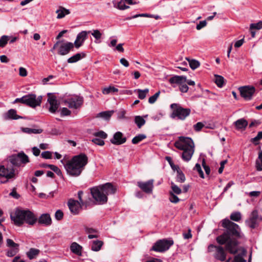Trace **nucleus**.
Masks as SVG:
<instances>
[{"label": "nucleus", "mask_w": 262, "mask_h": 262, "mask_svg": "<svg viewBox=\"0 0 262 262\" xmlns=\"http://www.w3.org/2000/svg\"><path fill=\"white\" fill-rule=\"evenodd\" d=\"M42 100V96H39L37 98L34 94H29L25 95V104L31 107H35L39 106Z\"/></svg>", "instance_id": "nucleus-11"}, {"label": "nucleus", "mask_w": 262, "mask_h": 262, "mask_svg": "<svg viewBox=\"0 0 262 262\" xmlns=\"http://www.w3.org/2000/svg\"><path fill=\"white\" fill-rule=\"evenodd\" d=\"M160 94V92L158 91V92L156 93L153 96L150 97L148 99V102L150 104L154 103L157 98L159 97Z\"/></svg>", "instance_id": "nucleus-50"}, {"label": "nucleus", "mask_w": 262, "mask_h": 262, "mask_svg": "<svg viewBox=\"0 0 262 262\" xmlns=\"http://www.w3.org/2000/svg\"><path fill=\"white\" fill-rule=\"evenodd\" d=\"M173 244V241L172 239H160L155 243L151 250L156 252H163L168 250Z\"/></svg>", "instance_id": "nucleus-8"}, {"label": "nucleus", "mask_w": 262, "mask_h": 262, "mask_svg": "<svg viewBox=\"0 0 262 262\" xmlns=\"http://www.w3.org/2000/svg\"><path fill=\"white\" fill-rule=\"evenodd\" d=\"M207 25V23L206 20H203L200 21L199 24H198L196 25V28L197 30H199L203 28V27H205Z\"/></svg>", "instance_id": "nucleus-60"}, {"label": "nucleus", "mask_w": 262, "mask_h": 262, "mask_svg": "<svg viewBox=\"0 0 262 262\" xmlns=\"http://www.w3.org/2000/svg\"><path fill=\"white\" fill-rule=\"evenodd\" d=\"M71 112L67 107H63L61 110V116H69L70 115Z\"/></svg>", "instance_id": "nucleus-58"}, {"label": "nucleus", "mask_w": 262, "mask_h": 262, "mask_svg": "<svg viewBox=\"0 0 262 262\" xmlns=\"http://www.w3.org/2000/svg\"><path fill=\"white\" fill-rule=\"evenodd\" d=\"M91 34L96 39L95 41V43L100 42V41H97V40H99L102 37V33L99 30H93Z\"/></svg>", "instance_id": "nucleus-42"}, {"label": "nucleus", "mask_w": 262, "mask_h": 262, "mask_svg": "<svg viewBox=\"0 0 262 262\" xmlns=\"http://www.w3.org/2000/svg\"><path fill=\"white\" fill-rule=\"evenodd\" d=\"M113 113V111H112V112L105 111V112H103L99 113V115L101 117H102L106 119H107L111 117Z\"/></svg>", "instance_id": "nucleus-52"}, {"label": "nucleus", "mask_w": 262, "mask_h": 262, "mask_svg": "<svg viewBox=\"0 0 262 262\" xmlns=\"http://www.w3.org/2000/svg\"><path fill=\"white\" fill-rule=\"evenodd\" d=\"M41 156L45 159H51L52 158V152L50 151H45L41 153Z\"/></svg>", "instance_id": "nucleus-51"}, {"label": "nucleus", "mask_w": 262, "mask_h": 262, "mask_svg": "<svg viewBox=\"0 0 262 262\" xmlns=\"http://www.w3.org/2000/svg\"><path fill=\"white\" fill-rule=\"evenodd\" d=\"M9 195L15 199H18L20 197V195L17 193L15 188H13L12 191L10 193Z\"/></svg>", "instance_id": "nucleus-63"}, {"label": "nucleus", "mask_w": 262, "mask_h": 262, "mask_svg": "<svg viewBox=\"0 0 262 262\" xmlns=\"http://www.w3.org/2000/svg\"><path fill=\"white\" fill-rule=\"evenodd\" d=\"M126 141V138L124 136L122 133L117 132L115 133L113 138L110 140V142L114 145H119L125 143Z\"/></svg>", "instance_id": "nucleus-21"}, {"label": "nucleus", "mask_w": 262, "mask_h": 262, "mask_svg": "<svg viewBox=\"0 0 262 262\" xmlns=\"http://www.w3.org/2000/svg\"><path fill=\"white\" fill-rule=\"evenodd\" d=\"M7 247L9 248L7 252V255L12 257L15 255L19 251V245L14 243L11 239H7L6 241Z\"/></svg>", "instance_id": "nucleus-15"}, {"label": "nucleus", "mask_w": 262, "mask_h": 262, "mask_svg": "<svg viewBox=\"0 0 262 262\" xmlns=\"http://www.w3.org/2000/svg\"><path fill=\"white\" fill-rule=\"evenodd\" d=\"M154 180H149L146 182L139 181L137 182V186L145 193L151 194L154 189Z\"/></svg>", "instance_id": "nucleus-13"}, {"label": "nucleus", "mask_w": 262, "mask_h": 262, "mask_svg": "<svg viewBox=\"0 0 262 262\" xmlns=\"http://www.w3.org/2000/svg\"><path fill=\"white\" fill-rule=\"evenodd\" d=\"M126 1L125 0H120V2L117 4H114V5L115 8H118L119 10H125L129 8L128 6L126 5Z\"/></svg>", "instance_id": "nucleus-33"}, {"label": "nucleus", "mask_w": 262, "mask_h": 262, "mask_svg": "<svg viewBox=\"0 0 262 262\" xmlns=\"http://www.w3.org/2000/svg\"><path fill=\"white\" fill-rule=\"evenodd\" d=\"M92 141L97 144V145H100V146H102L104 144V141L102 140V139H100V138H95L94 139H93L92 140Z\"/></svg>", "instance_id": "nucleus-54"}, {"label": "nucleus", "mask_w": 262, "mask_h": 262, "mask_svg": "<svg viewBox=\"0 0 262 262\" xmlns=\"http://www.w3.org/2000/svg\"><path fill=\"white\" fill-rule=\"evenodd\" d=\"M63 213L61 210H58L56 211L55 214V217L57 220H61L63 218Z\"/></svg>", "instance_id": "nucleus-56"}, {"label": "nucleus", "mask_w": 262, "mask_h": 262, "mask_svg": "<svg viewBox=\"0 0 262 262\" xmlns=\"http://www.w3.org/2000/svg\"><path fill=\"white\" fill-rule=\"evenodd\" d=\"M176 181L181 183H184L185 181V175L180 169H178L177 171Z\"/></svg>", "instance_id": "nucleus-36"}, {"label": "nucleus", "mask_w": 262, "mask_h": 262, "mask_svg": "<svg viewBox=\"0 0 262 262\" xmlns=\"http://www.w3.org/2000/svg\"><path fill=\"white\" fill-rule=\"evenodd\" d=\"M242 97L247 100L252 99V96L255 92V89L253 86H244L239 88Z\"/></svg>", "instance_id": "nucleus-12"}, {"label": "nucleus", "mask_w": 262, "mask_h": 262, "mask_svg": "<svg viewBox=\"0 0 262 262\" xmlns=\"http://www.w3.org/2000/svg\"><path fill=\"white\" fill-rule=\"evenodd\" d=\"M169 82L172 84H178L180 85V90L182 93H186L188 90V86L186 84L187 81L186 77L185 76H174L169 79Z\"/></svg>", "instance_id": "nucleus-9"}, {"label": "nucleus", "mask_w": 262, "mask_h": 262, "mask_svg": "<svg viewBox=\"0 0 262 262\" xmlns=\"http://www.w3.org/2000/svg\"><path fill=\"white\" fill-rule=\"evenodd\" d=\"M94 136L96 138H100L102 139H106L107 136V134L102 130L95 133Z\"/></svg>", "instance_id": "nucleus-48"}, {"label": "nucleus", "mask_w": 262, "mask_h": 262, "mask_svg": "<svg viewBox=\"0 0 262 262\" xmlns=\"http://www.w3.org/2000/svg\"><path fill=\"white\" fill-rule=\"evenodd\" d=\"M246 260L244 259L243 256L240 255H237L235 256L234 258V262H245Z\"/></svg>", "instance_id": "nucleus-64"}, {"label": "nucleus", "mask_w": 262, "mask_h": 262, "mask_svg": "<svg viewBox=\"0 0 262 262\" xmlns=\"http://www.w3.org/2000/svg\"><path fill=\"white\" fill-rule=\"evenodd\" d=\"M0 177H4L7 180L2 183H6L8 180L14 178L15 177V171L13 168L9 169L6 168L4 166H0Z\"/></svg>", "instance_id": "nucleus-17"}, {"label": "nucleus", "mask_w": 262, "mask_h": 262, "mask_svg": "<svg viewBox=\"0 0 262 262\" xmlns=\"http://www.w3.org/2000/svg\"><path fill=\"white\" fill-rule=\"evenodd\" d=\"M261 124V121L258 120H253L251 121V122L249 124V127H252L253 126H257Z\"/></svg>", "instance_id": "nucleus-61"}, {"label": "nucleus", "mask_w": 262, "mask_h": 262, "mask_svg": "<svg viewBox=\"0 0 262 262\" xmlns=\"http://www.w3.org/2000/svg\"><path fill=\"white\" fill-rule=\"evenodd\" d=\"M204 126V124L202 122H199L193 125V128L196 132H199Z\"/></svg>", "instance_id": "nucleus-57"}, {"label": "nucleus", "mask_w": 262, "mask_h": 262, "mask_svg": "<svg viewBox=\"0 0 262 262\" xmlns=\"http://www.w3.org/2000/svg\"><path fill=\"white\" fill-rule=\"evenodd\" d=\"M70 249L73 253L77 255L81 256L82 254V247L76 242L72 243L70 246Z\"/></svg>", "instance_id": "nucleus-25"}, {"label": "nucleus", "mask_w": 262, "mask_h": 262, "mask_svg": "<svg viewBox=\"0 0 262 262\" xmlns=\"http://www.w3.org/2000/svg\"><path fill=\"white\" fill-rule=\"evenodd\" d=\"M103 244V243L101 241H93L91 246V249L94 251H98L101 249Z\"/></svg>", "instance_id": "nucleus-30"}, {"label": "nucleus", "mask_w": 262, "mask_h": 262, "mask_svg": "<svg viewBox=\"0 0 262 262\" xmlns=\"http://www.w3.org/2000/svg\"><path fill=\"white\" fill-rule=\"evenodd\" d=\"M194 170H196L197 171H198L201 178H204V173L202 170L200 164L196 163L195 167H194Z\"/></svg>", "instance_id": "nucleus-53"}, {"label": "nucleus", "mask_w": 262, "mask_h": 262, "mask_svg": "<svg viewBox=\"0 0 262 262\" xmlns=\"http://www.w3.org/2000/svg\"><path fill=\"white\" fill-rule=\"evenodd\" d=\"M233 124L237 130H244L247 126L248 122L245 119L241 118L235 121Z\"/></svg>", "instance_id": "nucleus-23"}, {"label": "nucleus", "mask_w": 262, "mask_h": 262, "mask_svg": "<svg viewBox=\"0 0 262 262\" xmlns=\"http://www.w3.org/2000/svg\"><path fill=\"white\" fill-rule=\"evenodd\" d=\"M68 206L71 212L74 215L78 214L79 213L82 207L78 201L72 199H70L68 201Z\"/></svg>", "instance_id": "nucleus-20"}, {"label": "nucleus", "mask_w": 262, "mask_h": 262, "mask_svg": "<svg viewBox=\"0 0 262 262\" xmlns=\"http://www.w3.org/2000/svg\"><path fill=\"white\" fill-rule=\"evenodd\" d=\"M74 44L72 42L68 41L63 42L61 41L58 49V53L60 55H66L74 48Z\"/></svg>", "instance_id": "nucleus-16"}, {"label": "nucleus", "mask_w": 262, "mask_h": 262, "mask_svg": "<svg viewBox=\"0 0 262 262\" xmlns=\"http://www.w3.org/2000/svg\"><path fill=\"white\" fill-rule=\"evenodd\" d=\"M3 118L5 120H17L23 118V117L17 114V112L14 109H10L3 115Z\"/></svg>", "instance_id": "nucleus-22"}, {"label": "nucleus", "mask_w": 262, "mask_h": 262, "mask_svg": "<svg viewBox=\"0 0 262 262\" xmlns=\"http://www.w3.org/2000/svg\"><path fill=\"white\" fill-rule=\"evenodd\" d=\"M135 92L138 94V98L140 99H144L146 98L147 94L149 92L148 89L144 90L137 89L135 90Z\"/></svg>", "instance_id": "nucleus-34"}, {"label": "nucleus", "mask_w": 262, "mask_h": 262, "mask_svg": "<svg viewBox=\"0 0 262 262\" xmlns=\"http://www.w3.org/2000/svg\"><path fill=\"white\" fill-rule=\"evenodd\" d=\"M38 223L45 226H49L52 224V220L49 214H42L38 219Z\"/></svg>", "instance_id": "nucleus-24"}, {"label": "nucleus", "mask_w": 262, "mask_h": 262, "mask_svg": "<svg viewBox=\"0 0 262 262\" xmlns=\"http://www.w3.org/2000/svg\"><path fill=\"white\" fill-rule=\"evenodd\" d=\"M56 13L57 14V18L61 19L63 18L66 15L69 14L70 13V11L69 9L60 6L56 11Z\"/></svg>", "instance_id": "nucleus-26"}, {"label": "nucleus", "mask_w": 262, "mask_h": 262, "mask_svg": "<svg viewBox=\"0 0 262 262\" xmlns=\"http://www.w3.org/2000/svg\"><path fill=\"white\" fill-rule=\"evenodd\" d=\"M174 146L183 151L182 158L185 162L189 161L194 152V144L193 140L189 137H180L174 143Z\"/></svg>", "instance_id": "nucleus-5"}, {"label": "nucleus", "mask_w": 262, "mask_h": 262, "mask_svg": "<svg viewBox=\"0 0 262 262\" xmlns=\"http://www.w3.org/2000/svg\"><path fill=\"white\" fill-rule=\"evenodd\" d=\"M215 82L219 87L222 88L224 83V77L222 76L215 75Z\"/></svg>", "instance_id": "nucleus-44"}, {"label": "nucleus", "mask_w": 262, "mask_h": 262, "mask_svg": "<svg viewBox=\"0 0 262 262\" xmlns=\"http://www.w3.org/2000/svg\"><path fill=\"white\" fill-rule=\"evenodd\" d=\"M85 232L89 234L88 238L89 239L98 237V235L97 234V231L94 229L91 228H86Z\"/></svg>", "instance_id": "nucleus-32"}, {"label": "nucleus", "mask_w": 262, "mask_h": 262, "mask_svg": "<svg viewBox=\"0 0 262 262\" xmlns=\"http://www.w3.org/2000/svg\"><path fill=\"white\" fill-rule=\"evenodd\" d=\"M255 168L257 171H262V150L258 153V159L255 161Z\"/></svg>", "instance_id": "nucleus-31"}, {"label": "nucleus", "mask_w": 262, "mask_h": 262, "mask_svg": "<svg viewBox=\"0 0 262 262\" xmlns=\"http://www.w3.org/2000/svg\"><path fill=\"white\" fill-rule=\"evenodd\" d=\"M187 59L189 62L190 67L192 70H195L200 66V62L198 60L195 59H189L187 58Z\"/></svg>", "instance_id": "nucleus-43"}, {"label": "nucleus", "mask_w": 262, "mask_h": 262, "mask_svg": "<svg viewBox=\"0 0 262 262\" xmlns=\"http://www.w3.org/2000/svg\"><path fill=\"white\" fill-rule=\"evenodd\" d=\"M116 189L110 183L94 187L91 189V193L96 204L102 205L107 201V195L114 194Z\"/></svg>", "instance_id": "nucleus-3"}, {"label": "nucleus", "mask_w": 262, "mask_h": 262, "mask_svg": "<svg viewBox=\"0 0 262 262\" xmlns=\"http://www.w3.org/2000/svg\"><path fill=\"white\" fill-rule=\"evenodd\" d=\"M262 139V131L259 132L256 137L251 139V142L255 145L259 144V140Z\"/></svg>", "instance_id": "nucleus-41"}, {"label": "nucleus", "mask_w": 262, "mask_h": 262, "mask_svg": "<svg viewBox=\"0 0 262 262\" xmlns=\"http://www.w3.org/2000/svg\"><path fill=\"white\" fill-rule=\"evenodd\" d=\"M170 108L172 112L170 115L171 118L184 120L188 117L190 113L191 110L188 108H183L179 104L172 103L170 105Z\"/></svg>", "instance_id": "nucleus-6"}, {"label": "nucleus", "mask_w": 262, "mask_h": 262, "mask_svg": "<svg viewBox=\"0 0 262 262\" xmlns=\"http://www.w3.org/2000/svg\"><path fill=\"white\" fill-rule=\"evenodd\" d=\"M91 32V31H82L79 33L77 35L74 43H73L74 46H75L77 49H78L81 46H82L84 41L87 39L88 34L90 33Z\"/></svg>", "instance_id": "nucleus-19"}, {"label": "nucleus", "mask_w": 262, "mask_h": 262, "mask_svg": "<svg viewBox=\"0 0 262 262\" xmlns=\"http://www.w3.org/2000/svg\"><path fill=\"white\" fill-rule=\"evenodd\" d=\"M48 95V98L47 101L49 104L48 110L50 113L54 114L58 110L59 103L58 102L55 96L51 95L50 93H49Z\"/></svg>", "instance_id": "nucleus-18"}, {"label": "nucleus", "mask_w": 262, "mask_h": 262, "mask_svg": "<svg viewBox=\"0 0 262 262\" xmlns=\"http://www.w3.org/2000/svg\"><path fill=\"white\" fill-rule=\"evenodd\" d=\"M19 74L22 77H25L27 75V71L24 68L20 67L19 69Z\"/></svg>", "instance_id": "nucleus-59"}, {"label": "nucleus", "mask_w": 262, "mask_h": 262, "mask_svg": "<svg viewBox=\"0 0 262 262\" xmlns=\"http://www.w3.org/2000/svg\"><path fill=\"white\" fill-rule=\"evenodd\" d=\"M10 217L17 226H20L24 223L33 225L37 221V217L29 210L16 209L14 213L11 214Z\"/></svg>", "instance_id": "nucleus-4"}, {"label": "nucleus", "mask_w": 262, "mask_h": 262, "mask_svg": "<svg viewBox=\"0 0 262 262\" xmlns=\"http://www.w3.org/2000/svg\"><path fill=\"white\" fill-rule=\"evenodd\" d=\"M85 56V54L84 53H77L68 58L67 61L70 63H75L84 58Z\"/></svg>", "instance_id": "nucleus-27"}, {"label": "nucleus", "mask_w": 262, "mask_h": 262, "mask_svg": "<svg viewBox=\"0 0 262 262\" xmlns=\"http://www.w3.org/2000/svg\"><path fill=\"white\" fill-rule=\"evenodd\" d=\"M61 162L64 165L67 172L69 176L77 177L79 176L84 169L88 163V158L85 154L81 153L74 156L66 164L63 163V160H61Z\"/></svg>", "instance_id": "nucleus-2"}, {"label": "nucleus", "mask_w": 262, "mask_h": 262, "mask_svg": "<svg viewBox=\"0 0 262 262\" xmlns=\"http://www.w3.org/2000/svg\"><path fill=\"white\" fill-rule=\"evenodd\" d=\"M146 136L144 134H139L134 137L132 140V142L134 144H137L143 140L145 139Z\"/></svg>", "instance_id": "nucleus-38"}, {"label": "nucleus", "mask_w": 262, "mask_h": 262, "mask_svg": "<svg viewBox=\"0 0 262 262\" xmlns=\"http://www.w3.org/2000/svg\"><path fill=\"white\" fill-rule=\"evenodd\" d=\"M135 122L137 124L138 128H141L145 123V120L143 117L137 116L135 118Z\"/></svg>", "instance_id": "nucleus-37"}, {"label": "nucleus", "mask_w": 262, "mask_h": 262, "mask_svg": "<svg viewBox=\"0 0 262 262\" xmlns=\"http://www.w3.org/2000/svg\"><path fill=\"white\" fill-rule=\"evenodd\" d=\"M64 102L69 108L77 109L82 106L83 103V98L79 96H73L65 99Z\"/></svg>", "instance_id": "nucleus-10"}, {"label": "nucleus", "mask_w": 262, "mask_h": 262, "mask_svg": "<svg viewBox=\"0 0 262 262\" xmlns=\"http://www.w3.org/2000/svg\"><path fill=\"white\" fill-rule=\"evenodd\" d=\"M152 17V14H147V13H142V14H136V15H135L133 16H131V17H128L127 18H126V20H130L133 18H137V17Z\"/></svg>", "instance_id": "nucleus-49"}, {"label": "nucleus", "mask_w": 262, "mask_h": 262, "mask_svg": "<svg viewBox=\"0 0 262 262\" xmlns=\"http://www.w3.org/2000/svg\"><path fill=\"white\" fill-rule=\"evenodd\" d=\"M40 250L35 248H31L27 252L26 254L27 257L30 259L35 258L39 254Z\"/></svg>", "instance_id": "nucleus-28"}, {"label": "nucleus", "mask_w": 262, "mask_h": 262, "mask_svg": "<svg viewBox=\"0 0 262 262\" xmlns=\"http://www.w3.org/2000/svg\"><path fill=\"white\" fill-rule=\"evenodd\" d=\"M10 37L8 36L3 35L0 38V47H4L7 43Z\"/></svg>", "instance_id": "nucleus-46"}, {"label": "nucleus", "mask_w": 262, "mask_h": 262, "mask_svg": "<svg viewBox=\"0 0 262 262\" xmlns=\"http://www.w3.org/2000/svg\"><path fill=\"white\" fill-rule=\"evenodd\" d=\"M258 213L257 210H254L249 218L245 221L246 225L251 229L255 228L258 225Z\"/></svg>", "instance_id": "nucleus-14"}, {"label": "nucleus", "mask_w": 262, "mask_h": 262, "mask_svg": "<svg viewBox=\"0 0 262 262\" xmlns=\"http://www.w3.org/2000/svg\"><path fill=\"white\" fill-rule=\"evenodd\" d=\"M21 130L25 133H27L28 134H39L42 132V129H35V128H30L28 127H21L20 128Z\"/></svg>", "instance_id": "nucleus-29"}, {"label": "nucleus", "mask_w": 262, "mask_h": 262, "mask_svg": "<svg viewBox=\"0 0 262 262\" xmlns=\"http://www.w3.org/2000/svg\"><path fill=\"white\" fill-rule=\"evenodd\" d=\"M230 219L235 222H239L242 219V214L240 212H232L230 216Z\"/></svg>", "instance_id": "nucleus-39"}, {"label": "nucleus", "mask_w": 262, "mask_h": 262, "mask_svg": "<svg viewBox=\"0 0 262 262\" xmlns=\"http://www.w3.org/2000/svg\"><path fill=\"white\" fill-rule=\"evenodd\" d=\"M227 162V160H223L220 163V167L219 169V173H222L223 171L224 168V165L226 164Z\"/></svg>", "instance_id": "nucleus-62"}, {"label": "nucleus", "mask_w": 262, "mask_h": 262, "mask_svg": "<svg viewBox=\"0 0 262 262\" xmlns=\"http://www.w3.org/2000/svg\"><path fill=\"white\" fill-rule=\"evenodd\" d=\"M262 28V21L260 20L257 23L251 24L250 26V30L257 29L260 30Z\"/></svg>", "instance_id": "nucleus-47"}, {"label": "nucleus", "mask_w": 262, "mask_h": 262, "mask_svg": "<svg viewBox=\"0 0 262 262\" xmlns=\"http://www.w3.org/2000/svg\"><path fill=\"white\" fill-rule=\"evenodd\" d=\"M171 190L169 192H172L173 194L177 195L180 194L182 193V189L176 185L173 182H171Z\"/></svg>", "instance_id": "nucleus-35"}, {"label": "nucleus", "mask_w": 262, "mask_h": 262, "mask_svg": "<svg viewBox=\"0 0 262 262\" xmlns=\"http://www.w3.org/2000/svg\"><path fill=\"white\" fill-rule=\"evenodd\" d=\"M10 162L16 167L24 166L30 162L29 157L23 151L11 155L9 157Z\"/></svg>", "instance_id": "nucleus-7"}, {"label": "nucleus", "mask_w": 262, "mask_h": 262, "mask_svg": "<svg viewBox=\"0 0 262 262\" xmlns=\"http://www.w3.org/2000/svg\"><path fill=\"white\" fill-rule=\"evenodd\" d=\"M118 92V89L113 86L104 88L102 90V93L104 95H107L111 93H115Z\"/></svg>", "instance_id": "nucleus-40"}, {"label": "nucleus", "mask_w": 262, "mask_h": 262, "mask_svg": "<svg viewBox=\"0 0 262 262\" xmlns=\"http://www.w3.org/2000/svg\"><path fill=\"white\" fill-rule=\"evenodd\" d=\"M169 200L172 203H178L180 202V199L176 195L177 194H173L172 192H169Z\"/></svg>", "instance_id": "nucleus-45"}, {"label": "nucleus", "mask_w": 262, "mask_h": 262, "mask_svg": "<svg viewBox=\"0 0 262 262\" xmlns=\"http://www.w3.org/2000/svg\"><path fill=\"white\" fill-rule=\"evenodd\" d=\"M222 226L226 230L222 234L218 236L217 243L220 245L210 244L208 247V252L212 253L213 257L217 260L225 261L226 260L227 253L224 248L221 246L225 245L226 250L231 254H235L238 251V243L236 237H241L239 226L225 219L222 221Z\"/></svg>", "instance_id": "nucleus-1"}, {"label": "nucleus", "mask_w": 262, "mask_h": 262, "mask_svg": "<svg viewBox=\"0 0 262 262\" xmlns=\"http://www.w3.org/2000/svg\"><path fill=\"white\" fill-rule=\"evenodd\" d=\"M50 169L54 171L58 176H62V172L57 166L52 165Z\"/></svg>", "instance_id": "nucleus-55"}]
</instances>
